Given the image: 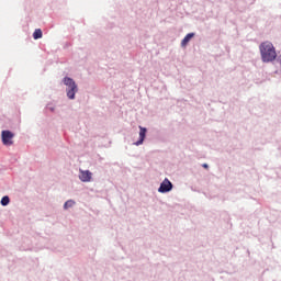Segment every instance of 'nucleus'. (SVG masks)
<instances>
[{
    "label": "nucleus",
    "mask_w": 281,
    "mask_h": 281,
    "mask_svg": "<svg viewBox=\"0 0 281 281\" xmlns=\"http://www.w3.org/2000/svg\"><path fill=\"white\" fill-rule=\"evenodd\" d=\"M262 63H273L276 58H278V54L276 53V47L271 42H263L259 46Z\"/></svg>",
    "instance_id": "f257e3e1"
},
{
    "label": "nucleus",
    "mask_w": 281,
    "mask_h": 281,
    "mask_svg": "<svg viewBox=\"0 0 281 281\" xmlns=\"http://www.w3.org/2000/svg\"><path fill=\"white\" fill-rule=\"evenodd\" d=\"M64 85L67 87V98H69V100H75L76 93H78V85H76V81L69 77H66L64 78Z\"/></svg>",
    "instance_id": "f03ea898"
},
{
    "label": "nucleus",
    "mask_w": 281,
    "mask_h": 281,
    "mask_svg": "<svg viewBox=\"0 0 281 281\" xmlns=\"http://www.w3.org/2000/svg\"><path fill=\"white\" fill-rule=\"evenodd\" d=\"M2 143L4 146H12V144H14V142H12V139H14V134L10 131H2Z\"/></svg>",
    "instance_id": "7ed1b4c3"
},
{
    "label": "nucleus",
    "mask_w": 281,
    "mask_h": 281,
    "mask_svg": "<svg viewBox=\"0 0 281 281\" xmlns=\"http://www.w3.org/2000/svg\"><path fill=\"white\" fill-rule=\"evenodd\" d=\"M170 190H172V182H170V180H168V178H166L159 189L158 192H160L161 194H166V192H170Z\"/></svg>",
    "instance_id": "20e7f679"
},
{
    "label": "nucleus",
    "mask_w": 281,
    "mask_h": 281,
    "mask_svg": "<svg viewBox=\"0 0 281 281\" xmlns=\"http://www.w3.org/2000/svg\"><path fill=\"white\" fill-rule=\"evenodd\" d=\"M92 177H93V173H91V171L80 170L79 179L83 183H89V181H91Z\"/></svg>",
    "instance_id": "39448f33"
},
{
    "label": "nucleus",
    "mask_w": 281,
    "mask_h": 281,
    "mask_svg": "<svg viewBox=\"0 0 281 281\" xmlns=\"http://www.w3.org/2000/svg\"><path fill=\"white\" fill-rule=\"evenodd\" d=\"M146 128L139 126V139L135 143V146H142L144 144V139H146Z\"/></svg>",
    "instance_id": "423d86ee"
},
{
    "label": "nucleus",
    "mask_w": 281,
    "mask_h": 281,
    "mask_svg": "<svg viewBox=\"0 0 281 281\" xmlns=\"http://www.w3.org/2000/svg\"><path fill=\"white\" fill-rule=\"evenodd\" d=\"M192 38H194V33H189L184 36V38L181 41V46L186 47L190 41H192Z\"/></svg>",
    "instance_id": "0eeeda50"
},
{
    "label": "nucleus",
    "mask_w": 281,
    "mask_h": 281,
    "mask_svg": "<svg viewBox=\"0 0 281 281\" xmlns=\"http://www.w3.org/2000/svg\"><path fill=\"white\" fill-rule=\"evenodd\" d=\"M33 38L35 41H38V38H43V31H41V29H36L33 33Z\"/></svg>",
    "instance_id": "6e6552de"
},
{
    "label": "nucleus",
    "mask_w": 281,
    "mask_h": 281,
    "mask_svg": "<svg viewBox=\"0 0 281 281\" xmlns=\"http://www.w3.org/2000/svg\"><path fill=\"white\" fill-rule=\"evenodd\" d=\"M76 205V201L74 200H68L64 204V210H69V207H74Z\"/></svg>",
    "instance_id": "1a4fd4ad"
},
{
    "label": "nucleus",
    "mask_w": 281,
    "mask_h": 281,
    "mask_svg": "<svg viewBox=\"0 0 281 281\" xmlns=\"http://www.w3.org/2000/svg\"><path fill=\"white\" fill-rule=\"evenodd\" d=\"M9 204H10V196L4 195V196L1 199V205L5 206V205H9Z\"/></svg>",
    "instance_id": "9d476101"
},
{
    "label": "nucleus",
    "mask_w": 281,
    "mask_h": 281,
    "mask_svg": "<svg viewBox=\"0 0 281 281\" xmlns=\"http://www.w3.org/2000/svg\"><path fill=\"white\" fill-rule=\"evenodd\" d=\"M202 167L204 168H209L207 164H203Z\"/></svg>",
    "instance_id": "9b49d317"
}]
</instances>
